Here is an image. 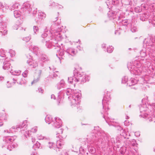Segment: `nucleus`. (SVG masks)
<instances>
[{
	"label": "nucleus",
	"instance_id": "nucleus-1",
	"mask_svg": "<svg viewBox=\"0 0 155 155\" xmlns=\"http://www.w3.org/2000/svg\"><path fill=\"white\" fill-rule=\"evenodd\" d=\"M67 95H70L68 97L70 101L71 106L72 107H78L81 99V91L79 90H73L68 88L64 91Z\"/></svg>",
	"mask_w": 155,
	"mask_h": 155
},
{
	"label": "nucleus",
	"instance_id": "nucleus-2",
	"mask_svg": "<svg viewBox=\"0 0 155 155\" xmlns=\"http://www.w3.org/2000/svg\"><path fill=\"white\" fill-rule=\"evenodd\" d=\"M110 99L111 98L109 94H107V95H105L102 100V102L103 109L104 110L105 112L104 114L102 112L101 114H103V118L109 125L114 126L113 124L114 121H113V120L110 118L109 117L106 116L108 114L107 111L109 109L108 105Z\"/></svg>",
	"mask_w": 155,
	"mask_h": 155
},
{
	"label": "nucleus",
	"instance_id": "nucleus-3",
	"mask_svg": "<svg viewBox=\"0 0 155 155\" xmlns=\"http://www.w3.org/2000/svg\"><path fill=\"white\" fill-rule=\"evenodd\" d=\"M142 61H135L134 63L131 62L128 63L127 68L131 73L135 75H140L142 72V68L143 65H142ZM143 64V63H142Z\"/></svg>",
	"mask_w": 155,
	"mask_h": 155
},
{
	"label": "nucleus",
	"instance_id": "nucleus-4",
	"mask_svg": "<svg viewBox=\"0 0 155 155\" xmlns=\"http://www.w3.org/2000/svg\"><path fill=\"white\" fill-rule=\"evenodd\" d=\"M53 26H52L51 27V31H48L47 28H46L45 30V32L43 33L41 35V37L42 38L41 40L43 42L45 41L47 42L49 41V40L54 38L56 36L55 35H57L56 32L60 33L62 29L61 27L57 28V30L53 29Z\"/></svg>",
	"mask_w": 155,
	"mask_h": 155
},
{
	"label": "nucleus",
	"instance_id": "nucleus-5",
	"mask_svg": "<svg viewBox=\"0 0 155 155\" xmlns=\"http://www.w3.org/2000/svg\"><path fill=\"white\" fill-rule=\"evenodd\" d=\"M144 42L147 46V48L149 54L152 56H155V36L150 35L144 40Z\"/></svg>",
	"mask_w": 155,
	"mask_h": 155
},
{
	"label": "nucleus",
	"instance_id": "nucleus-6",
	"mask_svg": "<svg viewBox=\"0 0 155 155\" xmlns=\"http://www.w3.org/2000/svg\"><path fill=\"white\" fill-rule=\"evenodd\" d=\"M89 77L88 76L82 74L76 70L74 71L73 77L68 78V81L70 83L74 82H77L80 81L81 82H85L86 81H89Z\"/></svg>",
	"mask_w": 155,
	"mask_h": 155
},
{
	"label": "nucleus",
	"instance_id": "nucleus-7",
	"mask_svg": "<svg viewBox=\"0 0 155 155\" xmlns=\"http://www.w3.org/2000/svg\"><path fill=\"white\" fill-rule=\"evenodd\" d=\"M56 36L54 38L50 39L51 41H46V46L48 48H51L57 47L60 46V45H62L61 40L62 39V36L60 33L56 32Z\"/></svg>",
	"mask_w": 155,
	"mask_h": 155
},
{
	"label": "nucleus",
	"instance_id": "nucleus-8",
	"mask_svg": "<svg viewBox=\"0 0 155 155\" xmlns=\"http://www.w3.org/2000/svg\"><path fill=\"white\" fill-rule=\"evenodd\" d=\"M136 4L134 2V0H121V3L119 4V6H123L121 11H130V14L133 13L132 10L134 6Z\"/></svg>",
	"mask_w": 155,
	"mask_h": 155
},
{
	"label": "nucleus",
	"instance_id": "nucleus-9",
	"mask_svg": "<svg viewBox=\"0 0 155 155\" xmlns=\"http://www.w3.org/2000/svg\"><path fill=\"white\" fill-rule=\"evenodd\" d=\"M15 136H7L3 137V141L1 144L2 148H6L9 151L12 150V147L11 143H12L15 139Z\"/></svg>",
	"mask_w": 155,
	"mask_h": 155
},
{
	"label": "nucleus",
	"instance_id": "nucleus-10",
	"mask_svg": "<svg viewBox=\"0 0 155 155\" xmlns=\"http://www.w3.org/2000/svg\"><path fill=\"white\" fill-rule=\"evenodd\" d=\"M120 10L117 8L116 11H110L107 13L108 18L111 20H114V21L117 22L119 21L121 18L124 17L123 15L121 14Z\"/></svg>",
	"mask_w": 155,
	"mask_h": 155
},
{
	"label": "nucleus",
	"instance_id": "nucleus-11",
	"mask_svg": "<svg viewBox=\"0 0 155 155\" xmlns=\"http://www.w3.org/2000/svg\"><path fill=\"white\" fill-rule=\"evenodd\" d=\"M21 9L23 12L25 13H28L31 10V5L29 2H24L23 4Z\"/></svg>",
	"mask_w": 155,
	"mask_h": 155
},
{
	"label": "nucleus",
	"instance_id": "nucleus-12",
	"mask_svg": "<svg viewBox=\"0 0 155 155\" xmlns=\"http://www.w3.org/2000/svg\"><path fill=\"white\" fill-rule=\"evenodd\" d=\"M29 49L32 51L36 55L39 56L41 54V51L39 48L37 46L29 45Z\"/></svg>",
	"mask_w": 155,
	"mask_h": 155
},
{
	"label": "nucleus",
	"instance_id": "nucleus-13",
	"mask_svg": "<svg viewBox=\"0 0 155 155\" xmlns=\"http://www.w3.org/2000/svg\"><path fill=\"white\" fill-rule=\"evenodd\" d=\"M30 58H29V59L27 61V63L30 66L31 68H36L38 66V63L37 61L35 60H34L32 59V57L30 56Z\"/></svg>",
	"mask_w": 155,
	"mask_h": 155
},
{
	"label": "nucleus",
	"instance_id": "nucleus-14",
	"mask_svg": "<svg viewBox=\"0 0 155 155\" xmlns=\"http://www.w3.org/2000/svg\"><path fill=\"white\" fill-rule=\"evenodd\" d=\"M52 125L55 127L59 128L62 125V121L58 117L55 118V120L52 121Z\"/></svg>",
	"mask_w": 155,
	"mask_h": 155
},
{
	"label": "nucleus",
	"instance_id": "nucleus-15",
	"mask_svg": "<svg viewBox=\"0 0 155 155\" xmlns=\"http://www.w3.org/2000/svg\"><path fill=\"white\" fill-rule=\"evenodd\" d=\"M61 45H60V46L57 47V48H55V49L57 51L56 55L60 59V58L59 57V56H61V58H63V56L64 57V51H63V50L61 49Z\"/></svg>",
	"mask_w": 155,
	"mask_h": 155
},
{
	"label": "nucleus",
	"instance_id": "nucleus-16",
	"mask_svg": "<svg viewBox=\"0 0 155 155\" xmlns=\"http://www.w3.org/2000/svg\"><path fill=\"white\" fill-rule=\"evenodd\" d=\"M19 126H12L11 128L9 129L8 130H5L4 131L5 133H13L14 132H16L18 130Z\"/></svg>",
	"mask_w": 155,
	"mask_h": 155
},
{
	"label": "nucleus",
	"instance_id": "nucleus-17",
	"mask_svg": "<svg viewBox=\"0 0 155 155\" xmlns=\"http://www.w3.org/2000/svg\"><path fill=\"white\" fill-rule=\"evenodd\" d=\"M66 52L68 54L69 56H74L76 54L77 52L74 49L70 48L66 50Z\"/></svg>",
	"mask_w": 155,
	"mask_h": 155
},
{
	"label": "nucleus",
	"instance_id": "nucleus-18",
	"mask_svg": "<svg viewBox=\"0 0 155 155\" xmlns=\"http://www.w3.org/2000/svg\"><path fill=\"white\" fill-rule=\"evenodd\" d=\"M149 22L153 25H155V11L150 13L149 16Z\"/></svg>",
	"mask_w": 155,
	"mask_h": 155
},
{
	"label": "nucleus",
	"instance_id": "nucleus-19",
	"mask_svg": "<svg viewBox=\"0 0 155 155\" xmlns=\"http://www.w3.org/2000/svg\"><path fill=\"white\" fill-rule=\"evenodd\" d=\"M95 137H97L98 139H101L102 140L103 139H104L106 137L105 133L102 130L98 131L95 135Z\"/></svg>",
	"mask_w": 155,
	"mask_h": 155
},
{
	"label": "nucleus",
	"instance_id": "nucleus-20",
	"mask_svg": "<svg viewBox=\"0 0 155 155\" xmlns=\"http://www.w3.org/2000/svg\"><path fill=\"white\" fill-rule=\"evenodd\" d=\"M151 108V107L150 106H149L148 107H147L145 104L141 105L140 107V112H143V111H147V112H149V111L150 110L151 112V110H150Z\"/></svg>",
	"mask_w": 155,
	"mask_h": 155
},
{
	"label": "nucleus",
	"instance_id": "nucleus-21",
	"mask_svg": "<svg viewBox=\"0 0 155 155\" xmlns=\"http://www.w3.org/2000/svg\"><path fill=\"white\" fill-rule=\"evenodd\" d=\"M10 65L9 61H8L7 58L5 59L3 63V69L4 70H8L9 69L10 70L11 69L10 68Z\"/></svg>",
	"mask_w": 155,
	"mask_h": 155
},
{
	"label": "nucleus",
	"instance_id": "nucleus-22",
	"mask_svg": "<svg viewBox=\"0 0 155 155\" xmlns=\"http://www.w3.org/2000/svg\"><path fill=\"white\" fill-rule=\"evenodd\" d=\"M46 17V15L43 12H39L38 13V17L36 18L35 20L36 22L41 21L42 19L45 18Z\"/></svg>",
	"mask_w": 155,
	"mask_h": 155
},
{
	"label": "nucleus",
	"instance_id": "nucleus-23",
	"mask_svg": "<svg viewBox=\"0 0 155 155\" xmlns=\"http://www.w3.org/2000/svg\"><path fill=\"white\" fill-rule=\"evenodd\" d=\"M144 43L146 45V50L145 49L142 50L140 51V54L141 57L142 58H144L147 55V54L146 53V52L147 51L149 55L150 56H151L153 58H154V57H153L151 56V55H150L149 54V52L148 51V50H147V46L146 44L145 43L144 41ZM155 57V56L154 57Z\"/></svg>",
	"mask_w": 155,
	"mask_h": 155
},
{
	"label": "nucleus",
	"instance_id": "nucleus-24",
	"mask_svg": "<svg viewBox=\"0 0 155 155\" xmlns=\"http://www.w3.org/2000/svg\"><path fill=\"white\" fill-rule=\"evenodd\" d=\"M138 18L142 21H146L149 18V14L147 13L140 14L138 16Z\"/></svg>",
	"mask_w": 155,
	"mask_h": 155
},
{
	"label": "nucleus",
	"instance_id": "nucleus-25",
	"mask_svg": "<svg viewBox=\"0 0 155 155\" xmlns=\"http://www.w3.org/2000/svg\"><path fill=\"white\" fill-rule=\"evenodd\" d=\"M17 80L15 78H11L9 81L7 82V86L8 87H10L15 84Z\"/></svg>",
	"mask_w": 155,
	"mask_h": 155
},
{
	"label": "nucleus",
	"instance_id": "nucleus-26",
	"mask_svg": "<svg viewBox=\"0 0 155 155\" xmlns=\"http://www.w3.org/2000/svg\"><path fill=\"white\" fill-rule=\"evenodd\" d=\"M64 144V142L62 139H60L59 140H57V141L56 145V151H57V149H59V148H61Z\"/></svg>",
	"mask_w": 155,
	"mask_h": 155
},
{
	"label": "nucleus",
	"instance_id": "nucleus-27",
	"mask_svg": "<svg viewBox=\"0 0 155 155\" xmlns=\"http://www.w3.org/2000/svg\"><path fill=\"white\" fill-rule=\"evenodd\" d=\"M152 115V117L148 115L146 113H143V114H141L140 115L143 117V118H146L147 117H148L147 120H148L150 122L151 121H153L154 122H155V120H153L154 118L153 115Z\"/></svg>",
	"mask_w": 155,
	"mask_h": 155
},
{
	"label": "nucleus",
	"instance_id": "nucleus-28",
	"mask_svg": "<svg viewBox=\"0 0 155 155\" xmlns=\"http://www.w3.org/2000/svg\"><path fill=\"white\" fill-rule=\"evenodd\" d=\"M125 140L124 141V143L125 145H124L125 146V148L127 149H128L130 147L131 141L129 140L128 139H125ZM129 150V154H130V153H131V151L128 150Z\"/></svg>",
	"mask_w": 155,
	"mask_h": 155
},
{
	"label": "nucleus",
	"instance_id": "nucleus-29",
	"mask_svg": "<svg viewBox=\"0 0 155 155\" xmlns=\"http://www.w3.org/2000/svg\"><path fill=\"white\" fill-rule=\"evenodd\" d=\"M153 1V0H148L147 2V4L148 5V8L151 10H153L155 8V3Z\"/></svg>",
	"mask_w": 155,
	"mask_h": 155
},
{
	"label": "nucleus",
	"instance_id": "nucleus-30",
	"mask_svg": "<svg viewBox=\"0 0 155 155\" xmlns=\"http://www.w3.org/2000/svg\"><path fill=\"white\" fill-rule=\"evenodd\" d=\"M12 68L10 70H9L10 72L11 73L12 75L16 76H18L20 75L21 73V71L20 70H15L14 69H12Z\"/></svg>",
	"mask_w": 155,
	"mask_h": 155
},
{
	"label": "nucleus",
	"instance_id": "nucleus-31",
	"mask_svg": "<svg viewBox=\"0 0 155 155\" xmlns=\"http://www.w3.org/2000/svg\"><path fill=\"white\" fill-rule=\"evenodd\" d=\"M65 84L64 81L63 80H61L57 84L56 87L57 88L58 90H60L61 88L64 87Z\"/></svg>",
	"mask_w": 155,
	"mask_h": 155
},
{
	"label": "nucleus",
	"instance_id": "nucleus-32",
	"mask_svg": "<svg viewBox=\"0 0 155 155\" xmlns=\"http://www.w3.org/2000/svg\"><path fill=\"white\" fill-rule=\"evenodd\" d=\"M137 83V80L132 78L130 80L128 81L127 85L130 87L135 85Z\"/></svg>",
	"mask_w": 155,
	"mask_h": 155
},
{
	"label": "nucleus",
	"instance_id": "nucleus-33",
	"mask_svg": "<svg viewBox=\"0 0 155 155\" xmlns=\"http://www.w3.org/2000/svg\"><path fill=\"white\" fill-rule=\"evenodd\" d=\"M125 137L120 135L117 137L116 139L117 143H121L124 141V140L125 139Z\"/></svg>",
	"mask_w": 155,
	"mask_h": 155
},
{
	"label": "nucleus",
	"instance_id": "nucleus-34",
	"mask_svg": "<svg viewBox=\"0 0 155 155\" xmlns=\"http://www.w3.org/2000/svg\"><path fill=\"white\" fill-rule=\"evenodd\" d=\"M45 122L46 123H48V124H52V121L54 120H52V117L51 116L49 115H47L45 117Z\"/></svg>",
	"mask_w": 155,
	"mask_h": 155
},
{
	"label": "nucleus",
	"instance_id": "nucleus-35",
	"mask_svg": "<svg viewBox=\"0 0 155 155\" xmlns=\"http://www.w3.org/2000/svg\"><path fill=\"white\" fill-rule=\"evenodd\" d=\"M27 121L25 120L21 124H20L18 125H17L16 126H19V129H20L24 127L26 128V127L27 126Z\"/></svg>",
	"mask_w": 155,
	"mask_h": 155
},
{
	"label": "nucleus",
	"instance_id": "nucleus-36",
	"mask_svg": "<svg viewBox=\"0 0 155 155\" xmlns=\"http://www.w3.org/2000/svg\"><path fill=\"white\" fill-rule=\"evenodd\" d=\"M0 34H2V35H5L7 34V30L6 27L3 28L0 27Z\"/></svg>",
	"mask_w": 155,
	"mask_h": 155
},
{
	"label": "nucleus",
	"instance_id": "nucleus-37",
	"mask_svg": "<svg viewBox=\"0 0 155 155\" xmlns=\"http://www.w3.org/2000/svg\"><path fill=\"white\" fill-rule=\"evenodd\" d=\"M131 18V21L132 23H135L138 21L139 18L137 14H134L132 16Z\"/></svg>",
	"mask_w": 155,
	"mask_h": 155
},
{
	"label": "nucleus",
	"instance_id": "nucleus-38",
	"mask_svg": "<svg viewBox=\"0 0 155 155\" xmlns=\"http://www.w3.org/2000/svg\"><path fill=\"white\" fill-rule=\"evenodd\" d=\"M47 146L51 149H54L56 150V145L55 143H53V142H48Z\"/></svg>",
	"mask_w": 155,
	"mask_h": 155
},
{
	"label": "nucleus",
	"instance_id": "nucleus-39",
	"mask_svg": "<svg viewBox=\"0 0 155 155\" xmlns=\"http://www.w3.org/2000/svg\"><path fill=\"white\" fill-rule=\"evenodd\" d=\"M40 59L41 61H42L43 62H45L49 60L48 58L45 54H41Z\"/></svg>",
	"mask_w": 155,
	"mask_h": 155
},
{
	"label": "nucleus",
	"instance_id": "nucleus-40",
	"mask_svg": "<svg viewBox=\"0 0 155 155\" xmlns=\"http://www.w3.org/2000/svg\"><path fill=\"white\" fill-rule=\"evenodd\" d=\"M124 17L119 20H122L121 22H120V21L119 22L120 24V25H121V24H122L123 25L127 26L129 24V21L127 20H122V19Z\"/></svg>",
	"mask_w": 155,
	"mask_h": 155
},
{
	"label": "nucleus",
	"instance_id": "nucleus-41",
	"mask_svg": "<svg viewBox=\"0 0 155 155\" xmlns=\"http://www.w3.org/2000/svg\"><path fill=\"white\" fill-rule=\"evenodd\" d=\"M21 12L20 11L15 10L14 12V16L16 18H18L21 15Z\"/></svg>",
	"mask_w": 155,
	"mask_h": 155
},
{
	"label": "nucleus",
	"instance_id": "nucleus-42",
	"mask_svg": "<svg viewBox=\"0 0 155 155\" xmlns=\"http://www.w3.org/2000/svg\"><path fill=\"white\" fill-rule=\"evenodd\" d=\"M0 56L2 57H4L6 56L5 52V51L2 49H0Z\"/></svg>",
	"mask_w": 155,
	"mask_h": 155
},
{
	"label": "nucleus",
	"instance_id": "nucleus-43",
	"mask_svg": "<svg viewBox=\"0 0 155 155\" xmlns=\"http://www.w3.org/2000/svg\"><path fill=\"white\" fill-rule=\"evenodd\" d=\"M142 8L140 6H137L135 8V11L136 12H140L142 10Z\"/></svg>",
	"mask_w": 155,
	"mask_h": 155
},
{
	"label": "nucleus",
	"instance_id": "nucleus-44",
	"mask_svg": "<svg viewBox=\"0 0 155 155\" xmlns=\"http://www.w3.org/2000/svg\"><path fill=\"white\" fill-rule=\"evenodd\" d=\"M148 6V5L147 4V3H146V4H142L141 5V8H142V10H144L145 9H147L148 7H147Z\"/></svg>",
	"mask_w": 155,
	"mask_h": 155
},
{
	"label": "nucleus",
	"instance_id": "nucleus-45",
	"mask_svg": "<svg viewBox=\"0 0 155 155\" xmlns=\"http://www.w3.org/2000/svg\"><path fill=\"white\" fill-rule=\"evenodd\" d=\"M131 30L133 32H136L137 30V26L134 25L132 26L131 28Z\"/></svg>",
	"mask_w": 155,
	"mask_h": 155
},
{
	"label": "nucleus",
	"instance_id": "nucleus-46",
	"mask_svg": "<svg viewBox=\"0 0 155 155\" xmlns=\"http://www.w3.org/2000/svg\"><path fill=\"white\" fill-rule=\"evenodd\" d=\"M127 81L128 78L127 77L125 76L123 78L122 80V83L124 84L126 83Z\"/></svg>",
	"mask_w": 155,
	"mask_h": 155
},
{
	"label": "nucleus",
	"instance_id": "nucleus-47",
	"mask_svg": "<svg viewBox=\"0 0 155 155\" xmlns=\"http://www.w3.org/2000/svg\"><path fill=\"white\" fill-rule=\"evenodd\" d=\"M8 53L10 54L11 57L14 56L15 54V51L12 49L9 50Z\"/></svg>",
	"mask_w": 155,
	"mask_h": 155
},
{
	"label": "nucleus",
	"instance_id": "nucleus-48",
	"mask_svg": "<svg viewBox=\"0 0 155 155\" xmlns=\"http://www.w3.org/2000/svg\"><path fill=\"white\" fill-rule=\"evenodd\" d=\"M33 30L34 33L37 34L38 32L39 28L37 26H33Z\"/></svg>",
	"mask_w": 155,
	"mask_h": 155
},
{
	"label": "nucleus",
	"instance_id": "nucleus-49",
	"mask_svg": "<svg viewBox=\"0 0 155 155\" xmlns=\"http://www.w3.org/2000/svg\"><path fill=\"white\" fill-rule=\"evenodd\" d=\"M114 49V48L112 46H109L107 47V51L108 53H111L112 52Z\"/></svg>",
	"mask_w": 155,
	"mask_h": 155
},
{
	"label": "nucleus",
	"instance_id": "nucleus-50",
	"mask_svg": "<svg viewBox=\"0 0 155 155\" xmlns=\"http://www.w3.org/2000/svg\"><path fill=\"white\" fill-rule=\"evenodd\" d=\"M31 38L30 36H28L23 38V40L27 42L29 41L30 40Z\"/></svg>",
	"mask_w": 155,
	"mask_h": 155
},
{
	"label": "nucleus",
	"instance_id": "nucleus-51",
	"mask_svg": "<svg viewBox=\"0 0 155 155\" xmlns=\"http://www.w3.org/2000/svg\"><path fill=\"white\" fill-rule=\"evenodd\" d=\"M19 5L18 3H16L15 4L12 6V8L13 9H16L18 8Z\"/></svg>",
	"mask_w": 155,
	"mask_h": 155
},
{
	"label": "nucleus",
	"instance_id": "nucleus-52",
	"mask_svg": "<svg viewBox=\"0 0 155 155\" xmlns=\"http://www.w3.org/2000/svg\"><path fill=\"white\" fill-rule=\"evenodd\" d=\"M40 143L38 142L37 141L36 143L33 146V147H34V148H35V147H36V148H38L40 147Z\"/></svg>",
	"mask_w": 155,
	"mask_h": 155
},
{
	"label": "nucleus",
	"instance_id": "nucleus-53",
	"mask_svg": "<svg viewBox=\"0 0 155 155\" xmlns=\"http://www.w3.org/2000/svg\"><path fill=\"white\" fill-rule=\"evenodd\" d=\"M136 140L133 139L131 141L130 143V145H132L133 146H134L136 145Z\"/></svg>",
	"mask_w": 155,
	"mask_h": 155
},
{
	"label": "nucleus",
	"instance_id": "nucleus-54",
	"mask_svg": "<svg viewBox=\"0 0 155 155\" xmlns=\"http://www.w3.org/2000/svg\"><path fill=\"white\" fill-rule=\"evenodd\" d=\"M63 131V129H58L57 131V132L58 133H57L56 134V135H57L56 137H58V134H62Z\"/></svg>",
	"mask_w": 155,
	"mask_h": 155
},
{
	"label": "nucleus",
	"instance_id": "nucleus-55",
	"mask_svg": "<svg viewBox=\"0 0 155 155\" xmlns=\"http://www.w3.org/2000/svg\"><path fill=\"white\" fill-rule=\"evenodd\" d=\"M40 78L39 77H38L36 79L35 78L34 80L31 82V84H35L39 80Z\"/></svg>",
	"mask_w": 155,
	"mask_h": 155
},
{
	"label": "nucleus",
	"instance_id": "nucleus-56",
	"mask_svg": "<svg viewBox=\"0 0 155 155\" xmlns=\"http://www.w3.org/2000/svg\"><path fill=\"white\" fill-rule=\"evenodd\" d=\"M79 151H80V153H84V149L83 148V147H81L80 148V149H79Z\"/></svg>",
	"mask_w": 155,
	"mask_h": 155
},
{
	"label": "nucleus",
	"instance_id": "nucleus-57",
	"mask_svg": "<svg viewBox=\"0 0 155 155\" xmlns=\"http://www.w3.org/2000/svg\"><path fill=\"white\" fill-rule=\"evenodd\" d=\"M28 73V71L26 70L22 73V75L23 77L25 78L27 77Z\"/></svg>",
	"mask_w": 155,
	"mask_h": 155
},
{
	"label": "nucleus",
	"instance_id": "nucleus-58",
	"mask_svg": "<svg viewBox=\"0 0 155 155\" xmlns=\"http://www.w3.org/2000/svg\"><path fill=\"white\" fill-rule=\"evenodd\" d=\"M37 130V127H34L32 128L31 130V132L33 133L36 132Z\"/></svg>",
	"mask_w": 155,
	"mask_h": 155
},
{
	"label": "nucleus",
	"instance_id": "nucleus-59",
	"mask_svg": "<svg viewBox=\"0 0 155 155\" xmlns=\"http://www.w3.org/2000/svg\"><path fill=\"white\" fill-rule=\"evenodd\" d=\"M37 138L38 140H41L44 139V137L41 135L38 134L37 135Z\"/></svg>",
	"mask_w": 155,
	"mask_h": 155
},
{
	"label": "nucleus",
	"instance_id": "nucleus-60",
	"mask_svg": "<svg viewBox=\"0 0 155 155\" xmlns=\"http://www.w3.org/2000/svg\"><path fill=\"white\" fill-rule=\"evenodd\" d=\"M11 145L12 146V148H14L15 147H16L17 146V144L16 143L14 144L13 143H11Z\"/></svg>",
	"mask_w": 155,
	"mask_h": 155
},
{
	"label": "nucleus",
	"instance_id": "nucleus-61",
	"mask_svg": "<svg viewBox=\"0 0 155 155\" xmlns=\"http://www.w3.org/2000/svg\"><path fill=\"white\" fill-rule=\"evenodd\" d=\"M111 141L112 143H117V141L116 140V139H115L114 138H112L111 139Z\"/></svg>",
	"mask_w": 155,
	"mask_h": 155
},
{
	"label": "nucleus",
	"instance_id": "nucleus-62",
	"mask_svg": "<svg viewBox=\"0 0 155 155\" xmlns=\"http://www.w3.org/2000/svg\"><path fill=\"white\" fill-rule=\"evenodd\" d=\"M38 90L39 91V92L41 94H42L43 93L44 90H43L40 87L38 88Z\"/></svg>",
	"mask_w": 155,
	"mask_h": 155
},
{
	"label": "nucleus",
	"instance_id": "nucleus-63",
	"mask_svg": "<svg viewBox=\"0 0 155 155\" xmlns=\"http://www.w3.org/2000/svg\"><path fill=\"white\" fill-rule=\"evenodd\" d=\"M129 123H130V122H129V121L128 120H126L124 121V124L126 126H127L129 125Z\"/></svg>",
	"mask_w": 155,
	"mask_h": 155
},
{
	"label": "nucleus",
	"instance_id": "nucleus-64",
	"mask_svg": "<svg viewBox=\"0 0 155 155\" xmlns=\"http://www.w3.org/2000/svg\"><path fill=\"white\" fill-rule=\"evenodd\" d=\"M61 155H68V154L66 151H64L62 153Z\"/></svg>",
	"mask_w": 155,
	"mask_h": 155
}]
</instances>
